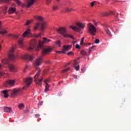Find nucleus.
<instances>
[{"label": "nucleus", "instance_id": "nucleus-28", "mask_svg": "<svg viewBox=\"0 0 131 131\" xmlns=\"http://www.w3.org/2000/svg\"><path fill=\"white\" fill-rule=\"evenodd\" d=\"M34 18L36 19V20H38V21H42V17L39 16H35Z\"/></svg>", "mask_w": 131, "mask_h": 131}, {"label": "nucleus", "instance_id": "nucleus-51", "mask_svg": "<svg viewBox=\"0 0 131 131\" xmlns=\"http://www.w3.org/2000/svg\"><path fill=\"white\" fill-rule=\"evenodd\" d=\"M118 16V13H117L115 16L116 21H119V19L117 18Z\"/></svg>", "mask_w": 131, "mask_h": 131}, {"label": "nucleus", "instance_id": "nucleus-61", "mask_svg": "<svg viewBox=\"0 0 131 131\" xmlns=\"http://www.w3.org/2000/svg\"><path fill=\"white\" fill-rule=\"evenodd\" d=\"M57 53H59V54H62V51H57Z\"/></svg>", "mask_w": 131, "mask_h": 131}, {"label": "nucleus", "instance_id": "nucleus-46", "mask_svg": "<svg viewBox=\"0 0 131 131\" xmlns=\"http://www.w3.org/2000/svg\"><path fill=\"white\" fill-rule=\"evenodd\" d=\"M51 0H46V4L47 5H50V4L51 3Z\"/></svg>", "mask_w": 131, "mask_h": 131}, {"label": "nucleus", "instance_id": "nucleus-38", "mask_svg": "<svg viewBox=\"0 0 131 131\" xmlns=\"http://www.w3.org/2000/svg\"><path fill=\"white\" fill-rule=\"evenodd\" d=\"M81 55H82V56L88 55V53H86V52H85V51H81Z\"/></svg>", "mask_w": 131, "mask_h": 131}, {"label": "nucleus", "instance_id": "nucleus-37", "mask_svg": "<svg viewBox=\"0 0 131 131\" xmlns=\"http://www.w3.org/2000/svg\"><path fill=\"white\" fill-rule=\"evenodd\" d=\"M103 27H104V29L105 31H106L108 30V29H108V27H109V26H108V25H105L103 26Z\"/></svg>", "mask_w": 131, "mask_h": 131}, {"label": "nucleus", "instance_id": "nucleus-40", "mask_svg": "<svg viewBox=\"0 0 131 131\" xmlns=\"http://www.w3.org/2000/svg\"><path fill=\"white\" fill-rule=\"evenodd\" d=\"M94 48H95V46H92L89 49V52L90 53H92V51H93V49H94Z\"/></svg>", "mask_w": 131, "mask_h": 131}, {"label": "nucleus", "instance_id": "nucleus-26", "mask_svg": "<svg viewBox=\"0 0 131 131\" xmlns=\"http://www.w3.org/2000/svg\"><path fill=\"white\" fill-rule=\"evenodd\" d=\"M37 48L38 50H39V49H41V48H42V42H41V41H39V43L37 46Z\"/></svg>", "mask_w": 131, "mask_h": 131}, {"label": "nucleus", "instance_id": "nucleus-60", "mask_svg": "<svg viewBox=\"0 0 131 131\" xmlns=\"http://www.w3.org/2000/svg\"><path fill=\"white\" fill-rule=\"evenodd\" d=\"M77 42V41H73V45H74V43H76Z\"/></svg>", "mask_w": 131, "mask_h": 131}, {"label": "nucleus", "instance_id": "nucleus-29", "mask_svg": "<svg viewBox=\"0 0 131 131\" xmlns=\"http://www.w3.org/2000/svg\"><path fill=\"white\" fill-rule=\"evenodd\" d=\"M53 11H56L57 10H59V6L58 5H54L52 7Z\"/></svg>", "mask_w": 131, "mask_h": 131}, {"label": "nucleus", "instance_id": "nucleus-52", "mask_svg": "<svg viewBox=\"0 0 131 131\" xmlns=\"http://www.w3.org/2000/svg\"><path fill=\"white\" fill-rule=\"evenodd\" d=\"M96 3V2H92L91 3V7H93L94 6H95V3Z\"/></svg>", "mask_w": 131, "mask_h": 131}, {"label": "nucleus", "instance_id": "nucleus-14", "mask_svg": "<svg viewBox=\"0 0 131 131\" xmlns=\"http://www.w3.org/2000/svg\"><path fill=\"white\" fill-rule=\"evenodd\" d=\"M30 35H31V32H30V29H28L23 34V37H26L27 36H30Z\"/></svg>", "mask_w": 131, "mask_h": 131}, {"label": "nucleus", "instance_id": "nucleus-24", "mask_svg": "<svg viewBox=\"0 0 131 131\" xmlns=\"http://www.w3.org/2000/svg\"><path fill=\"white\" fill-rule=\"evenodd\" d=\"M7 33V31L5 29H0V34L5 35Z\"/></svg>", "mask_w": 131, "mask_h": 131}, {"label": "nucleus", "instance_id": "nucleus-49", "mask_svg": "<svg viewBox=\"0 0 131 131\" xmlns=\"http://www.w3.org/2000/svg\"><path fill=\"white\" fill-rule=\"evenodd\" d=\"M95 43H100V40L99 39H96L95 41Z\"/></svg>", "mask_w": 131, "mask_h": 131}, {"label": "nucleus", "instance_id": "nucleus-4", "mask_svg": "<svg viewBox=\"0 0 131 131\" xmlns=\"http://www.w3.org/2000/svg\"><path fill=\"white\" fill-rule=\"evenodd\" d=\"M57 31L58 33H59L60 34H62L64 37H68V34H67V30H66V28L64 27H61L59 28L58 29H57Z\"/></svg>", "mask_w": 131, "mask_h": 131}, {"label": "nucleus", "instance_id": "nucleus-23", "mask_svg": "<svg viewBox=\"0 0 131 131\" xmlns=\"http://www.w3.org/2000/svg\"><path fill=\"white\" fill-rule=\"evenodd\" d=\"M50 91V85L48 84V83H46L45 84V93H48Z\"/></svg>", "mask_w": 131, "mask_h": 131}, {"label": "nucleus", "instance_id": "nucleus-5", "mask_svg": "<svg viewBox=\"0 0 131 131\" xmlns=\"http://www.w3.org/2000/svg\"><path fill=\"white\" fill-rule=\"evenodd\" d=\"M32 82V78L29 77L25 79V85L23 88V90H27V88L31 84V83Z\"/></svg>", "mask_w": 131, "mask_h": 131}, {"label": "nucleus", "instance_id": "nucleus-45", "mask_svg": "<svg viewBox=\"0 0 131 131\" xmlns=\"http://www.w3.org/2000/svg\"><path fill=\"white\" fill-rule=\"evenodd\" d=\"M75 69L76 70V71H78V70H79V64H78L77 67H75Z\"/></svg>", "mask_w": 131, "mask_h": 131}, {"label": "nucleus", "instance_id": "nucleus-54", "mask_svg": "<svg viewBox=\"0 0 131 131\" xmlns=\"http://www.w3.org/2000/svg\"><path fill=\"white\" fill-rule=\"evenodd\" d=\"M94 25L95 26H98V22H97L96 21H94Z\"/></svg>", "mask_w": 131, "mask_h": 131}, {"label": "nucleus", "instance_id": "nucleus-36", "mask_svg": "<svg viewBox=\"0 0 131 131\" xmlns=\"http://www.w3.org/2000/svg\"><path fill=\"white\" fill-rule=\"evenodd\" d=\"M42 32H43V31H41V33H40L39 34H38L37 35H36L35 37H39L41 36V35H42Z\"/></svg>", "mask_w": 131, "mask_h": 131}, {"label": "nucleus", "instance_id": "nucleus-63", "mask_svg": "<svg viewBox=\"0 0 131 131\" xmlns=\"http://www.w3.org/2000/svg\"><path fill=\"white\" fill-rule=\"evenodd\" d=\"M2 69V65L0 64V69Z\"/></svg>", "mask_w": 131, "mask_h": 131}, {"label": "nucleus", "instance_id": "nucleus-20", "mask_svg": "<svg viewBox=\"0 0 131 131\" xmlns=\"http://www.w3.org/2000/svg\"><path fill=\"white\" fill-rule=\"evenodd\" d=\"M114 13L112 12H103L102 13V16H103V17H107L108 16H110V15H113Z\"/></svg>", "mask_w": 131, "mask_h": 131}, {"label": "nucleus", "instance_id": "nucleus-62", "mask_svg": "<svg viewBox=\"0 0 131 131\" xmlns=\"http://www.w3.org/2000/svg\"><path fill=\"white\" fill-rule=\"evenodd\" d=\"M67 65H70V62H69L68 63H67V64L65 66V67H66Z\"/></svg>", "mask_w": 131, "mask_h": 131}, {"label": "nucleus", "instance_id": "nucleus-53", "mask_svg": "<svg viewBox=\"0 0 131 131\" xmlns=\"http://www.w3.org/2000/svg\"><path fill=\"white\" fill-rule=\"evenodd\" d=\"M68 37H71V38H73V39H74L75 40V38H74V37H73V36H71L70 35H68Z\"/></svg>", "mask_w": 131, "mask_h": 131}, {"label": "nucleus", "instance_id": "nucleus-19", "mask_svg": "<svg viewBox=\"0 0 131 131\" xmlns=\"http://www.w3.org/2000/svg\"><path fill=\"white\" fill-rule=\"evenodd\" d=\"M16 12V8L11 7L9 8L8 10L9 14H14V13Z\"/></svg>", "mask_w": 131, "mask_h": 131}, {"label": "nucleus", "instance_id": "nucleus-8", "mask_svg": "<svg viewBox=\"0 0 131 131\" xmlns=\"http://www.w3.org/2000/svg\"><path fill=\"white\" fill-rule=\"evenodd\" d=\"M14 52H15V48H12L9 53V56L10 60H15L16 57L14 56Z\"/></svg>", "mask_w": 131, "mask_h": 131}, {"label": "nucleus", "instance_id": "nucleus-58", "mask_svg": "<svg viewBox=\"0 0 131 131\" xmlns=\"http://www.w3.org/2000/svg\"><path fill=\"white\" fill-rule=\"evenodd\" d=\"M35 117H39V114H36Z\"/></svg>", "mask_w": 131, "mask_h": 131}, {"label": "nucleus", "instance_id": "nucleus-32", "mask_svg": "<svg viewBox=\"0 0 131 131\" xmlns=\"http://www.w3.org/2000/svg\"><path fill=\"white\" fill-rule=\"evenodd\" d=\"M2 63H3V64H7V63H8V59H2Z\"/></svg>", "mask_w": 131, "mask_h": 131}, {"label": "nucleus", "instance_id": "nucleus-17", "mask_svg": "<svg viewBox=\"0 0 131 131\" xmlns=\"http://www.w3.org/2000/svg\"><path fill=\"white\" fill-rule=\"evenodd\" d=\"M47 26V23H45V22H42L41 25H40V30L42 32V31H43V30H45V28H46V27Z\"/></svg>", "mask_w": 131, "mask_h": 131}, {"label": "nucleus", "instance_id": "nucleus-10", "mask_svg": "<svg viewBox=\"0 0 131 131\" xmlns=\"http://www.w3.org/2000/svg\"><path fill=\"white\" fill-rule=\"evenodd\" d=\"M27 1L28 2L27 8H30L33 5H34V3L36 2V0H27Z\"/></svg>", "mask_w": 131, "mask_h": 131}, {"label": "nucleus", "instance_id": "nucleus-33", "mask_svg": "<svg viewBox=\"0 0 131 131\" xmlns=\"http://www.w3.org/2000/svg\"><path fill=\"white\" fill-rule=\"evenodd\" d=\"M18 107L19 109L21 110H22V108H24V104L23 103H20Z\"/></svg>", "mask_w": 131, "mask_h": 131}, {"label": "nucleus", "instance_id": "nucleus-42", "mask_svg": "<svg viewBox=\"0 0 131 131\" xmlns=\"http://www.w3.org/2000/svg\"><path fill=\"white\" fill-rule=\"evenodd\" d=\"M69 69H70V68H68L67 69H66L63 70L62 71V73H64V72H67V71H68V70H69Z\"/></svg>", "mask_w": 131, "mask_h": 131}, {"label": "nucleus", "instance_id": "nucleus-13", "mask_svg": "<svg viewBox=\"0 0 131 131\" xmlns=\"http://www.w3.org/2000/svg\"><path fill=\"white\" fill-rule=\"evenodd\" d=\"M8 68L11 72H16V68H15V66H13V64H9L8 65Z\"/></svg>", "mask_w": 131, "mask_h": 131}, {"label": "nucleus", "instance_id": "nucleus-30", "mask_svg": "<svg viewBox=\"0 0 131 131\" xmlns=\"http://www.w3.org/2000/svg\"><path fill=\"white\" fill-rule=\"evenodd\" d=\"M8 36H12V37H13L14 38H15L16 39H17V38H19V35H17L9 34Z\"/></svg>", "mask_w": 131, "mask_h": 131}, {"label": "nucleus", "instance_id": "nucleus-6", "mask_svg": "<svg viewBox=\"0 0 131 131\" xmlns=\"http://www.w3.org/2000/svg\"><path fill=\"white\" fill-rule=\"evenodd\" d=\"M23 90L21 89V88L19 89H14L12 91V97H16L19 95V94H21L22 93Z\"/></svg>", "mask_w": 131, "mask_h": 131}, {"label": "nucleus", "instance_id": "nucleus-56", "mask_svg": "<svg viewBox=\"0 0 131 131\" xmlns=\"http://www.w3.org/2000/svg\"><path fill=\"white\" fill-rule=\"evenodd\" d=\"M4 11H7L8 10V7H5L4 9H3Z\"/></svg>", "mask_w": 131, "mask_h": 131}, {"label": "nucleus", "instance_id": "nucleus-11", "mask_svg": "<svg viewBox=\"0 0 131 131\" xmlns=\"http://www.w3.org/2000/svg\"><path fill=\"white\" fill-rule=\"evenodd\" d=\"M25 59H26V60H29V61H32L33 60V58H34V56L33 55H30L28 54H26L24 56Z\"/></svg>", "mask_w": 131, "mask_h": 131}, {"label": "nucleus", "instance_id": "nucleus-27", "mask_svg": "<svg viewBox=\"0 0 131 131\" xmlns=\"http://www.w3.org/2000/svg\"><path fill=\"white\" fill-rule=\"evenodd\" d=\"M73 11V9L69 8L68 7H66L65 9L66 13H68V12H72Z\"/></svg>", "mask_w": 131, "mask_h": 131}, {"label": "nucleus", "instance_id": "nucleus-3", "mask_svg": "<svg viewBox=\"0 0 131 131\" xmlns=\"http://www.w3.org/2000/svg\"><path fill=\"white\" fill-rule=\"evenodd\" d=\"M36 70L38 72L34 76L35 81L36 82V83L39 84V85H41V81L43 80L42 78L37 79V77H38V76H39V74H40V69H39V68H36Z\"/></svg>", "mask_w": 131, "mask_h": 131}, {"label": "nucleus", "instance_id": "nucleus-15", "mask_svg": "<svg viewBox=\"0 0 131 131\" xmlns=\"http://www.w3.org/2000/svg\"><path fill=\"white\" fill-rule=\"evenodd\" d=\"M15 83V80H9L6 81V83L5 84V86H8V85H13Z\"/></svg>", "mask_w": 131, "mask_h": 131}, {"label": "nucleus", "instance_id": "nucleus-39", "mask_svg": "<svg viewBox=\"0 0 131 131\" xmlns=\"http://www.w3.org/2000/svg\"><path fill=\"white\" fill-rule=\"evenodd\" d=\"M16 3H17V5L18 6H20L21 5V2L19 1V0H14Z\"/></svg>", "mask_w": 131, "mask_h": 131}, {"label": "nucleus", "instance_id": "nucleus-41", "mask_svg": "<svg viewBox=\"0 0 131 131\" xmlns=\"http://www.w3.org/2000/svg\"><path fill=\"white\" fill-rule=\"evenodd\" d=\"M84 41V37L82 38V39L80 42L81 46H83V41Z\"/></svg>", "mask_w": 131, "mask_h": 131}, {"label": "nucleus", "instance_id": "nucleus-55", "mask_svg": "<svg viewBox=\"0 0 131 131\" xmlns=\"http://www.w3.org/2000/svg\"><path fill=\"white\" fill-rule=\"evenodd\" d=\"M42 104H43V102L41 101V102L38 104V106H42Z\"/></svg>", "mask_w": 131, "mask_h": 131}, {"label": "nucleus", "instance_id": "nucleus-9", "mask_svg": "<svg viewBox=\"0 0 131 131\" xmlns=\"http://www.w3.org/2000/svg\"><path fill=\"white\" fill-rule=\"evenodd\" d=\"M42 57H39L36 59V61L33 62L34 66H39L42 62Z\"/></svg>", "mask_w": 131, "mask_h": 131}, {"label": "nucleus", "instance_id": "nucleus-12", "mask_svg": "<svg viewBox=\"0 0 131 131\" xmlns=\"http://www.w3.org/2000/svg\"><path fill=\"white\" fill-rule=\"evenodd\" d=\"M70 49H71V47L70 46H63L62 54H66V52H67V51H69Z\"/></svg>", "mask_w": 131, "mask_h": 131}, {"label": "nucleus", "instance_id": "nucleus-34", "mask_svg": "<svg viewBox=\"0 0 131 131\" xmlns=\"http://www.w3.org/2000/svg\"><path fill=\"white\" fill-rule=\"evenodd\" d=\"M105 32H106V34H107L108 36H111V32L109 31V29H107V30L105 31Z\"/></svg>", "mask_w": 131, "mask_h": 131}, {"label": "nucleus", "instance_id": "nucleus-59", "mask_svg": "<svg viewBox=\"0 0 131 131\" xmlns=\"http://www.w3.org/2000/svg\"><path fill=\"white\" fill-rule=\"evenodd\" d=\"M76 65H77V62L75 61V63H74V66H76Z\"/></svg>", "mask_w": 131, "mask_h": 131}, {"label": "nucleus", "instance_id": "nucleus-21", "mask_svg": "<svg viewBox=\"0 0 131 131\" xmlns=\"http://www.w3.org/2000/svg\"><path fill=\"white\" fill-rule=\"evenodd\" d=\"M4 111L5 112L11 113L12 112V108L6 106L4 107Z\"/></svg>", "mask_w": 131, "mask_h": 131}, {"label": "nucleus", "instance_id": "nucleus-22", "mask_svg": "<svg viewBox=\"0 0 131 131\" xmlns=\"http://www.w3.org/2000/svg\"><path fill=\"white\" fill-rule=\"evenodd\" d=\"M3 94H4L5 98H9V90H4L2 92Z\"/></svg>", "mask_w": 131, "mask_h": 131}, {"label": "nucleus", "instance_id": "nucleus-57", "mask_svg": "<svg viewBox=\"0 0 131 131\" xmlns=\"http://www.w3.org/2000/svg\"><path fill=\"white\" fill-rule=\"evenodd\" d=\"M74 78H75V79H77V76L76 75H74Z\"/></svg>", "mask_w": 131, "mask_h": 131}, {"label": "nucleus", "instance_id": "nucleus-44", "mask_svg": "<svg viewBox=\"0 0 131 131\" xmlns=\"http://www.w3.org/2000/svg\"><path fill=\"white\" fill-rule=\"evenodd\" d=\"M56 44L57 45V46H58V47H60V46H61V41L58 40L56 42Z\"/></svg>", "mask_w": 131, "mask_h": 131}, {"label": "nucleus", "instance_id": "nucleus-35", "mask_svg": "<svg viewBox=\"0 0 131 131\" xmlns=\"http://www.w3.org/2000/svg\"><path fill=\"white\" fill-rule=\"evenodd\" d=\"M31 22H33V20H27L26 23V25L28 26L30 24V23H31Z\"/></svg>", "mask_w": 131, "mask_h": 131}, {"label": "nucleus", "instance_id": "nucleus-25", "mask_svg": "<svg viewBox=\"0 0 131 131\" xmlns=\"http://www.w3.org/2000/svg\"><path fill=\"white\" fill-rule=\"evenodd\" d=\"M51 41V39H48L46 37L43 38V42L44 43H48V42H50Z\"/></svg>", "mask_w": 131, "mask_h": 131}, {"label": "nucleus", "instance_id": "nucleus-2", "mask_svg": "<svg viewBox=\"0 0 131 131\" xmlns=\"http://www.w3.org/2000/svg\"><path fill=\"white\" fill-rule=\"evenodd\" d=\"M87 27L88 29V33H90L93 35V36L96 35V33H97V28H95V26L90 23L88 24Z\"/></svg>", "mask_w": 131, "mask_h": 131}, {"label": "nucleus", "instance_id": "nucleus-16", "mask_svg": "<svg viewBox=\"0 0 131 131\" xmlns=\"http://www.w3.org/2000/svg\"><path fill=\"white\" fill-rule=\"evenodd\" d=\"M52 52V49L51 48H47L43 50L42 55H47V54H49V53H51Z\"/></svg>", "mask_w": 131, "mask_h": 131}, {"label": "nucleus", "instance_id": "nucleus-48", "mask_svg": "<svg viewBox=\"0 0 131 131\" xmlns=\"http://www.w3.org/2000/svg\"><path fill=\"white\" fill-rule=\"evenodd\" d=\"M76 49H78V50H80V46H79V45H78V44H76Z\"/></svg>", "mask_w": 131, "mask_h": 131}, {"label": "nucleus", "instance_id": "nucleus-64", "mask_svg": "<svg viewBox=\"0 0 131 131\" xmlns=\"http://www.w3.org/2000/svg\"><path fill=\"white\" fill-rule=\"evenodd\" d=\"M81 70L82 71H83V70H84V69H82Z\"/></svg>", "mask_w": 131, "mask_h": 131}, {"label": "nucleus", "instance_id": "nucleus-31", "mask_svg": "<svg viewBox=\"0 0 131 131\" xmlns=\"http://www.w3.org/2000/svg\"><path fill=\"white\" fill-rule=\"evenodd\" d=\"M40 24L39 23H37L36 24V25L34 26V30H36V29H37V28H38V27H39V25Z\"/></svg>", "mask_w": 131, "mask_h": 131}, {"label": "nucleus", "instance_id": "nucleus-18", "mask_svg": "<svg viewBox=\"0 0 131 131\" xmlns=\"http://www.w3.org/2000/svg\"><path fill=\"white\" fill-rule=\"evenodd\" d=\"M24 41V39L23 38H21L19 41H18V45L21 48V49H23L24 48V45L23 43V41Z\"/></svg>", "mask_w": 131, "mask_h": 131}, {"label": "nucleus", "instance_id": "nucleus-1", "mask_svg": "<svg viewBox=\"0 0 131 131\" xmlns=\"http://www.w3.org/2000/svg\"><path fill=\"white\" fill-rule=\"evenodd\" d=\"M85 27V25L84 24H82L81 22H78L76 23L75 26H70V28L72 29L74 31H80V30L82 29H84Z\"/></svg>", "mask_w": 131, "mask_h": 131}, {"label": "nucleus", "instance_id": "nucleus-50", "mask_svg": "<svg viewBox=\"0 0 131 131\" xmlns=\"http://www.w3.org/2000/svg\"><path fill=\"white\" fill-rule=\"evenodd\" d=\"M10 0H0V2H1V3H4V2H6V3H8V2H9Z\"/></svg>", "mask_w": 131, "mask_h": 131}, {"label": "nucleus", "instance_id": "nucleus-47", "mask_svg": "<svg viewBox=\"0 0 131 131\" xmlns=\"http://www.w3.org/2000/svg\"><path fill=\"white\" fill-rule=\"evenodd\" d=\"M68 56H70L71 55H72V56H73V52L72 51L69 52L68 53Z\"/></svg>", "mask_w": 131, "mask_h": 131}, {"label": "nucleus", "instance_id": "nucleus-7", "mask_svg": "<svg viewBox=\"0 0 131 131\" xmlns=\"http://www.w3.org/2000/svg\"><path fill=\"white\" fill-rule=\"evenodd\" d=\"M36 47V41L35 40H33L31 41V43L29 47V51H32Z\"/></svg>", "mask_w": 131, "mask_h": 131}, {"label": "nucleus", "instance_id": "nucleus-43", "mask_svg": "<svg viewBox=\"0 0 131 131\" xmlns=\"http://www.w3.org/2000/svg\"><path fill=\"white\" fill-rule=\"evenodd\" d=\"M44 82L45 83V84H47V83L50 82V79H46L45 81Z\"/></svg>", "mask_w": 131, "mask_h": 131}]
</instances>
